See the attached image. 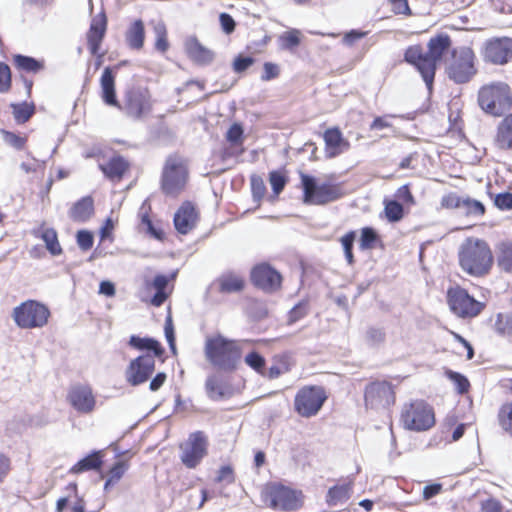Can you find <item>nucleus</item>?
Here are the masks:
<instances>
[{
    "label": "nucleus",
    "instance_id": "obj_1",
    "mask_svg": "<svg viewBox=\"0 0 512 512\" xmlns=\"http://www.w3.org/2000/svg\"><path fill=\"white\" fill-rule=\"evenodd\" d=\"M450 46V37L440 34L429 40L427 52H424L419 45L411 46L406 50L405 61L418 69L428 90L432 89L437 63Z\"/></svg>",
    "mask_w": 512,
    "mask_h": 512
},
{
    "label": "nucleus",
    "instance_id": "obj_2",
    "mask_svg": "<svg viewBox=\"0 0 512 512\" xmlns=\"http://www.w3.org/2000/svg\"><path fill=\"white\" fill-rule=\"evenodd\" d=\"M459 263L466 273L481 277L490 271L493 264V255L485 241L469 238L461 246Z\"/></svg>",
    "mask_w": 512,
    "mask_h": 512
},
{
    "label": "nucleus",
    "instance_id": "obj_3",
    "mask_svg": "<svg viewBox=\"0 0 512 512\" xmlns=\"http://www.w3.org/2000/svg\"><path fill=\"white\" fill-rule=\"evenodd\" d=\"M206 359L216 368L224 371H232L236 368L241 358V350L238 343L221 334L208 336L204 347Z\"/></svg>",
    "mask_w": 512,
    "mask_h": 512
},
{
    "label": "nucleus",
    "instance_id": "obj_4",
    "mask_svg": "<svg viewBox=\"0 0 512 512\" xmlns=\"http://www.w3.org/2000/svg\"><path fill=\"white\" fill-rule=\"evenodd\" d=\"M478 102L486 113L500 116L511 107L512 97L510 88L504 82L488 84L480 89Z\"/></svg>",
    "mask_w": 512,
    "mask_h": 512
},
{
    "label": "nucleus",
    "instance_id": "obj_5",
    "mask_svg": "<svg viewBox=\"0 0 512 512\" xmlns=\"http://www.w3.org/2000/svg\"><path fill=\"white\" fill-rule=\"evenodd\" d=\"M188 168L183 158L177 155L169 156L163 167L161 189L164 194L178 196L186 187Z\"/></svg>",
    "mask_w": 512,
    "mask_h": 512
},
{
    "label": "nucleus",
    "instance_id": "obj_6",
    "mask_svg": "<svg viewBox=\"0 0 512 512\" xmlns=\"http://www.w3.org/2000/svg\"><path fill=\"white\" fill-rule=\"evenodd\" d=\"M303 188V202L308 205H325L343 196L340 185L323 183L317 184L316 179L303 172L300 173Z\"/></svg>",
    "mask_w": 512,
    "mask_h": 512
},
{
    "label": "nucleus",
    "instance_id": "obj_7",
    "mask_svg": "<svg viewBox=\"0 0 512 512\" xmlns=\"http://www.w3.org/2000/svg\"><path fill=\"white\" fill-rule=\"evenodd\" d=\"M475 54L469 47H459L452 51L446 63V73L455 83H466L475 74Z\"/></svg>",
    "mask_w": 512,
    "mask_h": 512
},
{
    "label": "nucleus",
    "instance_id": "obj_8",
    "mask_svg": "<svg viewBox=\"0 0 512 512\" xmlns=\"http://www.w3.org/2000/svg\"><path fill=\"white\" fill-rule=\"evenodd\" d=\"M49 309L34 300H27L13 309L12 317L22 329L41 328L48 322Z\"/></svg>",
    "mask_w": 512,
    "mask_h": 512
},
{
    "label": "nucleus",
    "instance_id": "obj_9",
    "mask_svg": "<svg viewBox=\"0 0 512 512\" xmlns=\"http://www.w3.org/2000/svg\"><path fill=\"white\" fill-rule=\"evenodd\" d=\"M395 403V393L387 381H375L366 386L365 405L375 413H383Z\"/></svg>",
    "mask_w": 512,
    "mask_h": 512
},
{
    "label": "nucleus",
    "instance_id": "obj_10",
    "mask_svg": "<svg viewBox=\"0 0 512 512\" xmlns=\"http://www.w3.org/2000/svg\"><path fill=\"white\" fill-rule=\"evenodd\" d=\"M447 301L450 310L460 318H473L481 313L484 304L475 300L466 290L456 287L448 290Z\"/></svg>",
    "mask_w": 512,
    "mask_h": 512
},
{
    "label": "nucleus",
    "instance_id": "obj_11",
    "mask_svg": "<svg viewBox=\"0 0 512 512\" xmlns=\"http://www.w3.org/2000/svg\"><path fill=\"white\" fill-rule=\"evenodd\" d=\"M208 439L201 432L196 431L189 435L188 439L180 445V459L189 469L197 467L207 455Z\"/></svg>",
    "mask_w": 512,
    "mask_h": 512
},
{
    "label": "nucleus",
    "instance_id": "obj_12",
    "mask_svg": "<svg viewBox=\"0 0 512 512\" xmlns=\"http://www.w3.org/2000/svg\"><path fill=\"white\" fill-rule=\"evenodd\" d=\"M326 399L327 396L322 387H303L295 396L296 411L302 416L315 415Z\"/></svg>",
    "mask_w": 512,
    "mask_h": 512
},
{
    "label": "nucleus",
    "instance_id": "obj_13",
    "mask_svg": "<svg viewBox=\"0 0 512 512\" xmlns=\"http://www.w3.org/2000/svg\"><path fill=\"white\" fill-rule=\"evenodd\" d=\"M484 59L496 65H503L512 59V38H492L485 42Z\"/></svg>",
    "mask_w": 512,
    "mask_h": 512
},
{
    "label": "nucleus",
    "instance_id": "obj_14",
    "mask_svg": "<svg viewBox=\"0 0 512 512\" xmlns=\"http://www.w3.org/2000/svg\"><path fill=\"white\" fill-rule=\"evenodd\" d=\"M155 370V357L144 354L132 360L126 370V379L137 386L146 382Z\"/></svg>",
    "mask_w": 512,
    "mask_h": 512
},
{
    "label": "nucleus",
    "instance_id": "obj_15",
    "mask_svg": "<svg viewBox=\"0 0 512 512\" xmlns=\"http://www.w3.org/2000/svg\"><path fill=\"white\" fill-rule=\"evenodd\" d=\"M151 97L147 90L136 89L126 95L124 110L133 118H140L151 110Z\"/></svg>",
    "mask_w": 512,
    "mask_h": 512
},
{
    "label": "nucleus",
    "instance_id": "obj_16",
    "mask_svg": "<svg viewBox=\"0 0 512 512\" xmlns=\"http://www.w3.org/2000/svg\"><path fill=\"white\" fill-rule=\"evenodd\" d=\"M281 275L267 264L256 266L251 272L252 282L265 291H275L280 287Z\"/></svg>",
    "mask_w": 512,
    "mask_h": 512
},
{
    "label": "nucleus",
    "instance_id": "obj_17",
    "mask_svg": "<svg viewBox=\"0 0 512 512\" xmlns=\"http://www.w3.org/2000/svg\"><path fill=\"white\" fill-rule=\"evenodd\" d=\"M71 405L81 413H90L95 406V398L91 387L87 385H75L68 394Z\"/></svg>",
    "mask_w": 512,
    "mask_h": 512
},
{
    "label": "nucleus",
    "instance_id": "obj_18",
    "mask_svg": "<svg viewBox=\"0 0 512 512\" xmlns=\"http://www.w3.org/2000/svg\"><path fill=\"white\" fill-rule=\"evenodd\" d=\"M270 505L275 509L294 510L299 505V499L295 491L284 487L274 486L269 492Z\"/></svg>",
    "mask_w": 512,
    "mask_h": 512
},
{
    "label": "nucleus",
    "instance_id": "obj_19",
    "mask_svg": "<svg viewBox=\"0 0 512 512\" xmlns=\"http://www.w3.org/2000/svg\"><path fill=\"white\" fill-rule=\"evenodd\" d=\"M325 153L328 158H335L350 148V143L346 140L338 128H329L324 133Z\"/></svg>",
    "mask_w": 512,
    "mask_h": 512
},
{
    "label": "nucleus",
    "instance_id": "obj_20",
    "mask_svg": "<svg viewBox=\"0 0 512 512\" xmlns=\"http://www.w3.org/2000/svg\"><path fill=\"white\" fill-rule=\"evenodd\" d=\"M197 221L195 207L190 202H185L177 210L174 216V225L181 234H186L192 230Z\"/></svg>",
    "mask_w": 512,
    "mask_h": 512
},
{
    "label": "nucleus",
    "instance_id": "obj_21",
    "mask_svg": "<svg viewBox=\"0 0 512 512\" xmlns=\"http://www.w3.org/2000/svg\"><path fill=\"white\" fill-rule=\"evenodd\" d=\"M107 20L104 14H99L92 19L87 35L90 52L96 55L106 32Z\"/></svg>",
    "mask_w": 512,
    "mask_h": 512
},
{
    "label": "nucleus",
    "instance_id": "obj_22",
    "mask_svg": "<svg viewBox=\"0 0 512 512\" xmlns=\"http://www.w3.org/2000/svg\"><path fill=\"white\" fill-rule=\"evenodd\" d=\"M101 97L106 105L116 107L118 109H122V106L119 104L116 91H115V76L113 75L112 69L110 67H106L103 70L101 79Z\"/></svg>",
    "mask_w": 512,
    "mask_h": 512
},
{
    "label": "nucleus",
    "instance_id": "obj_23",
    "mask_svg": "<svg viewBox=\"0 0 512 512\" xmlns=\"http://www.w3.org/2000/svg\"><path fill=\"white\" fill-rule=\"evenodd\" d=\"M185 49L189 57L197 63L207 64L213 60V52L202 46L194 37L186 40Z\"/></svg>",
    "mask_w": 512,
    "mask_h": 512
},
{
    "label": "nucleus",
    "instance_id": "obj_24",
    "mask_svg": "<svg viewBox=\"0 0 512 512\" xmlns=\"http://www.w3.org/2000/svg\"><path fill=\"white\" fill-rule=\"evenodd\" d=\"M494 144L498 149H512V114L506 116L499 124L494 138Z\"/></svg>",
    "mask_w": 512,
    "mask_h": 512
},
{
    "label": "nucleus",
    "instance_id": "obj_25",
    "mask_svg": "<svg viewBox=\"0 0 512 512\" xmlns=\"http://www.w3.org/2000/svg\"><path fill=\"white\" fill-rule=\"evenodd\" d=\"M102 451H93L83 459L79 460L76 464H74L70 470V474H80L87 471L98 470L101 468L103 460H102Z\"/></svg>",
    "mask_w": 512,
    "mask_h": 512
},
{
    "label": "nucleus",
    "instance_id": "obj_26",
    "mask_svg": "<svg viewBox=\"0 0 512 512\" xmlns=\"http://www.w3.org/2000/svg\"><path fill=\"white\" fill-rule=\"evenodd\" d=\"M94 212L93 200L91 197H83L77 201L69 211L70 218L75 222L87 221Z\"/></svg>",
    "mask_w": 512,
    "mask_h": 512
},
{
    "label": "nucleus",
    "instance_id": "obj_27",
    "mask_svg": "<svg viewBox=\"0 0 512 512\" xmlns=\"http://www.w3.org/2000/svg\"><path fill=\"white\" fill-rule=\"evenodd\" d=\"M145 28L142 20H135L125 33V40L131 49L140 50L144 45Z\"/></svg>",
    "mask_w": 512,
    "mask_h": 512
},
{
    "label": "nucleus",
    "instance_id": "obj_28",
    "mask_svg": "<svg viewBox=\"0 0 512 512\" xmlns=\"http://www.w3.org/2000/svg\"><path fill=\"white\" fill-rule=\"evenodd\" d=\"M99 168L109 179L115 180L123 176L128 164L122 157H114L107 164H100Z\"/></svg>",
    "mask_w": 512,
    "mask_h": 512
},
{
    "label": "nucleus",
    "instance_id": "obj_29",
    "mask_svg": "<svg viewBox=\"0 0 512 512\" xmlns=\"http://www.w3.org/2000/svg\"><path fill=\"white\" fill-rule=\"evenodd\" d=\"M220 291L225 293H233L241 291L244 287V279L236 273L228 272L220 276Z\"/></svg>",
    "mask_w": 512,
    "mask_h": 512
},
{
    "label": "nucleus",
    "instance_id": "obj_30",
    "mask_svg": "<svg viewBox=\"0 0 512 512\" xmlns=\"http://www.w3.org/2000/svg\"><path fill=\"white\" fill-rule=\"evenodd\" d=\"M353 480L347 484L335 485L328 490L326 501L330 506H336L348 500Z\"/></svg>",
    "mask_w": 512,
    "mask_h": 512
},
{
    "label": "nucleus",
    "instance_id": "obj_31",
    "mask_svg": "<svg viewBox=\"0 0 512 512\" xmlns=\"http://www.w3.org/2000/svg\"><path fill=\"white\" fill-rule=\"evenodd\" d=\"M401 416H434V410L425 401L415 400L404 406Z\"/></svg>",
    "mask_w": 512,
    "mask_h": 512
},
{
    "label": "nucleus",
    "instance_id": "obj_32",
    "mask_svg": "<svg viewBox=\"0 0 512 512\" xmlns=\"http://www.w3.org/2000/svg\"><path fill=\"white\" fill-rule=\"evenodd\" d=\"M36 236L41 237V239L44 241L47 250L52 255H59L62 252V248L58 241L57 233L52 228H45L42 231L35 232Z\"/></svg>",
    "mask_w": 512,
    "mask_h": 512
},
{
    "label": "nucleus",
    "instance_id": "obj_33",
    "mask_svg": "<svg viewBox=\"0 0 512 512\" xmlns=\"http://www.w3.org/2000/svg\"><path fill=\"white\" fill-rule=\"evenodd\" d=\"M400 426L411 431H425L435 425V418H399Z\"/></svg>",
    "mask_w": 512,
    "mask_h": 512
},
{
    "label": "nucleus",
    "instance_id": "obj_34",
    "mask_svg": "<svg viewBox=\"0 0 512 512\" xmlns=\"http://www.w3.org/2000/svg\"><path fill=\"white\" fill-rule=\"evenodd\" d=\"M129 345L138 350H149L154 352V356H161L163 349L160 344L152 338H140L138 336H131Z\"/></svg>",
    "mask_w": 512,
    "mask_h": 512
},
{
    "label": "nucleus",
    "instance_id": "obj_35",
    "mask_svg": "<svg viewBox=\"0 0 512 512\" xmlns=\"http://www.w3.org/2000/svg\"><path fill=\"white\" fill-rule=\"evenodd\" d=\"M167 285H168L167 276L157 275L154 278V280L152 282V286L155 288L156 294L151 299L152 305L159 307L165 302V300L168 297V294L165 292Z\"/></svg>",
    "mask_w": 512,
    "mask_h": 512
},
{
    "label": "nucleus",
    "instance_id": "obj_36",
    "mask_svg": "<svg viewBox=\"0 0 512 512\" xmlns=\"http://www.w3.org/2000/svg\"><path fill=\"white\" fill-rule=\"evenodd\" d=\"M497 261L502 270L512 273V243L503 242L499 245Z\"/></svg>",
    "mask_w": 512,
    "mask_h": 512
},
{
    "label": "nucleus",
    "instance_id": "obj_37",
    "mask_svg": "<svg viewBox=\"0 0 512 512\" xmlns=\"http://www.w3.org/2000/svg\"><path fill=\"white\" fill-rule=\"evenodd\" d=\"M128 463L125 461L116 462L109 470L108 478L104 484V490L107 491L111 486L115 485L128 470Z\"/></svg>",
    "mask_w": 512,
    "mask_h": 512
},
{
    "label": "nucleus",
    "instance_id": "obj_38",
    "mask_svg": "<svg viewBox=\"0 0 512 512\" xmlns=\"http://www.w3.org/2000/svg\"><path fill=\"white\" fill-rule=\"evenodd\" d=\"M15 65L27 72H38L43 68V63L29 56L15 55L13 57Z\"/></svg>",
    "mask_w": 512,
    "mask_h": 512
},
{
    "label": "nucleus",
    "instance_id": "obj_39",
    "mask_svg": "<svg viewBox=\"0 0 512 512\" xmlns=\"http://www.w3.org/2000/svg\"><path fill=\"white\" fill-rule=\"evenodd\" d=\"M153 30H154V33L156 36V41H155L156 49L161 52H165L168 49L169 44L167 41V30H166V26H165L164 22L157 21V22L153 23Z\"/></svg>",
    "mask_w": 512,
    "mask_h": 512
},
{
    "label": "nucleus",
    "instance_id": "obj_40",
    "mask_svg": "<svg viewBox=\"0 0 512 512\" xmlns=\"http://www.w3.org/2000/svg\"><path fill=\"white\" fill-rule=\"evenodd\" d=\"M384 212L390 222H398L403 217V206L397 201L385 202Z\"/></svg>",
    "mask_w": 512,
    "mask_h": 512
},
{
    "label": "nucleus",
    "instance_id": "obj_41",
    "mask_svg": "<svg viewBox=\"0 0 512 512\" xmlns=\"http://www.w3.org/2000/svg\"><path fill=\"white\" fill-rule=\"evenodd\" d=\"M494 329L500 335H511L512 315L498 314L494 323Z\"/></svg>",
    "mask_w": 512,
    "mask_h": 512
},
{
    "label": "nucleus",
    "instance_id": "obj_42",
    "mask_svg": "<svg viewBox=\"0 0 512 512\" xmlns=\"http://www.w3.org/2000/svg\"><path fill=\"white\" fill-rule=\"evenodd\" d=\"M12 108L14 118L18 123L26 122L34 113V106L27 103L13 104Z\"/></svg>",
    "mask_w": 512,
    "mask_h": 512
},
{
    "label": "nucleus",
    "instance_id": "obj_43",
    "mask_svg": "<svg viewBox=\"0 0 512 512\" xmlns=\"http://www.w3.org/2000/svg\"><path fill=\"white\" fill-rule=\"evenodd\" d=\"M206 390L210 398L218 400L226 396L224 388L215 376H211L206 381Z\"/></svg>",
    "mask_w": 512,
    "mask_h": 512
},
{
    "label": "nucleus",
    "instance_id": "obj_44",
    "mask_svg": "<svg viewBox=\"0 0 512 512\" xmlns=\"http://www.w3.org/2000/svg\"><path fill=\"white\" fill-rule=\"evenodd\" d=\"M244 362L257 373L265 374V359L257 352H250L244 357Z\"/></svg>",
    "mask_w": 512,
    "mask_h": 512
},
{
    "label": "nucleus",
    "instance_id": "obj_45",
    "mask_svg": "<svg viewBox=\"0 0 512 512\" xmlns=\"http://www.w3.org/2000/svg\"><path fill=\"white\" fill-rule=\"evenodd\" d=\"M461 209H463L467 215L473 216H482L485 212L484 205L481 202L469 197H464Z\"/></svg>",
    "mask_w": 512,
    "mask_h": 512
},
{
    "label": "nucleus",
    "instance_id": "obj_46",
    "mask_svg": "<svg viewBox=\"0 0 512 512\" xmlns=\"http://www.w3.org/2000/svg\"><path fill=\"white\" fill-rule=\"evenodd\" d=\"M282 46L286 49H292L298 46L301 42V32L297 29H292L285 32L281 37Z\"/></svg>",
    "mask_w": 512,
    "mask_h": 512
},
{
    "label": "nucleus",
    "instance_id": "obj_47",
    "mask_svg": "<svg viewBox=\"0 0 512 512\" xmlns=\"http://www.w3.org/2000/svg\"><path fill=\"white\" fill-rule=\"evenodd\" d=\"M269 182L273 192L278 195L285 187L287 178L280 171H271L269 173Z\"/></svg>",
    "mask_w": 512,
    "mask_h": 512
},
{
    "label": "nucleus",
    "instance_id": "obj_48",
    "mask_svg": "<svg viewBox=\"0 0 512 512\" xmlns=\"http://www.w3.org/2000/svg\"><path fill=\"white\" fill-rule=\"evenodd\" d=\"M377 238H378L377 234L372 228H370V227L363 228L361 230L360 248L362 250L372 249Z\"/></svg>",
    "mask_w": 512,
    "mask_h": 512
},
{
    "label": "nucleus",
    "instance_id": "obj_49",
    "mask_svg": "<svg viewBox=\"0 0 512 512\" xmlns=\"http://www.w3.org/2000/svg\"><path fill=\"white\" fill-rule=\"evenodd\" d=\"M11 86V71L7 64L0 63V92L4 93Z\"/></svg>",
    "mask_w": 512,
    "mask_h": 512
},
{
    "label": "nucleus",
    "instance_id": "obj_50",
    "mask_svg": "<svg viewBox=\"0 0 512 512\" xmlns=\"http://www.w3.org/2000/svg\"><path fill=\"white\" fill-rule=\"evenodd\" d=\"M464 197H459L454 193L447 194L441 199V206L447 209L461 208Z\"/></svg>",
    "mask_w": 512,
    "mask_h": 512
},
{
    "label": "nucleus",
    "instance_id": "obj_51",
    "mask_svg": "<svg viewBox=\"0 0 512 512\" xmlns=\"http://www.w3.org/2000/svg\"><path fill=\"white\" fill-rule=\"evenodd\" d=\"M251 189L254 197L261 199L266 192V186L260 176L253 175L251 177Z\"/></svg>",
    "mask_w": 512,
    "mask_h": 512
},
{
    "label": "nucleus",
    "instance_id": "obj_52",
    "mask_svg": "<svg viewBox=\"0 0 512 512\" xmlns=\"http://www.w3.org/2000/svg\"><path fill=\"white\" fill-rule=\"evenodd\" d=\"M263 70L264 72L261 76L262 81H270L277 78L280 74L279 66L271 62H265L263 65Z\"/></svg>",
    "mask_w": 512,
    "mask_h": 512
},
{
    "label": "nucleus",
    "instance_id": "obj_53",
    "mask_svg": "<svg viewBox=\"0 0 512 512\" xmlns=\"http://www.w3.org/2000/svg\"><path fill=\"white\" fill-rule=\"evenodd\" d=\"M447 375L457 385L459 393H464L468 390L469 382L466 377L453 371H448Z\"/></svg>",
    "mask_w": 512,
    "mask_h": 512
},
{
    "label": "nucleus",
    "instance_id": "obj_54",
    "mask_svg": "<svg viewBox=\"0 0 512 512\" xmlns=\"http://www.w3.org/2000/svg\"><path fill=\"white\" fill-rule=\"evenodd\" d=\"M77 244L82 250H89L93 245V235L85 230L79 231L77 233Z\"/></svg>",
    "mask_w": 512,
    "mask_h": 512
},
{
    "label": "nucleus",
    "instance_id": "obj_55",
    "mask_svg": "<svg viewBox=\"0 0 512 512\" xmlns=\"http://www.w3.org/2000/svg\"><path fill=\"white\" fill-rule=\"evenodd\" d=\"M243 129L240 124L234 123L227 131L226 138L229 142L237 144L241 142Z\"/></svg>",
    "mask_w": 512,
    "mask_h": 512
},
{
    "label": "nucleus",
    "instance_id": "obj_56",
    "mask_svg": "<svg viewBox=\"0 0 512 512\" xmlns=\"http://www.w3.org/2000/svg\"><path fill=\"white\" fill-rule=\"evenodd\" d=\"M254 63L251 57H237L233 62V69L237 73L244 72Z\"/></svg>",
    "mask_w": 512,
    "mask_h": 512
},
{
    "label": "nucleus",
    "instance_id": "obj_57",
    "mask_svg": "<svg viewBox=\"0 0 512 512\" xmlns=\"http://www.w3.org/2000/svg\"><path fill=\"white\" fill-rule=\"evenodd\" d=\"M494 203L500 209H511L512 208V194L511 193H500L495 197Z\"/></svg>",
    "mask_w": 512,
    "mask_h": 512
},
{
    "label": "nucleus",
    "instance_id": "obj_58",
    "mask_svg": "<svg viewBox=\"0 0 512 512\" xmlns=\"http://www.w3.org/2000/svg\"><path fill=\"white\" fill-rule=\"evenodd\" d=\"M5 141L16 149H22L26 143V138L20 137L14 133L6 132Z\"/></svg>",
    "mask_w": 512,
    "mask_h": 512
},
{
    "label": "nucleus",
    "instance_id": "obj_59",
    "mask_svg": "<svg viewBox=\"0 0 512 512\" xmlns=\"http://www.w3.org/2000/svg\"><path fill=\"white\" fill-rule=\"evenodd\" d=\"M481 512H502V505L498 500L487 499L481 504Z\"/></svg>",
    "mask_w": 512,
    "mask_h": 512
},
{
    "label": "nucleus",
    "instance_id": "obj_60",
    "mask_svg": "<svg viewBox=\"0 0 512 512\" xmlns=\"http://www.w3.org/2000/svg\"><path fill=\"white\" fill-rule=\"evenodd\" d=\"M393 4V11L397 14L410 15L411 11L407 0H390Z\"/></svg>",
    "mask_w": 512,
    "mask_h": 512
},
{
    "label": "nucleus",
    "instance_id": "obj_61",
    "mask_svg": "<svg viewBox=\"0 0 512 512\" xmlns=\"http://www.w3.org/2000/svg\"><path fill=\"white\" fill-rule=\"evenodd\" d=\"M385 334L381 329L378 328H370L367 331V339L372 344L381 343L384 340Z\"/></svg>",
    "mask_w": 512,
    "mask_h": 512
},
{
    "label": "nucleus",
    "instance_id": "obj_62",
    "mask_svg": "<svg viewBox=\"0 0 512 512\" xmlns=\"http://www.w3.org/2000/svg\"><path fill=\"white\" fill-rule=\"evenodd\" d=\"M164 330H165V336L170 345V348L174 351L175 350V343H174L175 338H174L173 324H172V320L170 317H168L166 319Z\"/></svg>",
    "mask_w": 512,
    "mask_h": 512
},
{
    "label": "nucleus",
    "instance_id": "obj_63",
    "mask_svg": "<svg viewBox=\"0 0 512 512\" xmlns=\"http://www.w3.org/2000/svg\"><path fill=\"white\" fill-rule=\"evenodd\" d=\"M217 481L232 483L234 481L232 468L230 466L221 467L217 476Z\"/></svg>",
    "mask_w": 512,
    "mask_h": 512
},
{
    "label": "nucleus",
    "instance_id": "obj_64",
    "mask_svg": "<svg viewBox=\"0 0 512 512\" xmlns=\"http://www.w3.org/2000/svg\"><path fill=\"white\" fill-rule=\"evenodd\" d=\"M220 22H221V26H222L223 30L226 33H231L235 28V21L233 20V18L230 15H228L226 13H222L220 15Z\"/></svg>",
    "mask_w": 512,
    "mask_h": 512
}]
</instances>
